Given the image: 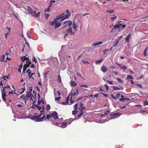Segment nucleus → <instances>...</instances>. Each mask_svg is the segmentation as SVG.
Here are the masks:
<instances>
[{
	"label": "nucleus",
	"instance_id": "1",
	"mask_svg": "<svg viewBox=\"0 0 148 148\" xmlns=\"http://www.w3.org/2000/svg\"><path fill=\"white\" fill-rule=\"evenodd\" d=\"M41 108L42 110L40 111L41 113L40 114H39L37 115H34L30 117V118L32 120H34L35 122H39L42 121L43 120H45L46 119L45 114H44L43 116L40 117L43 114L42 112H43V110L45 109V108L44 106H42Z\"/></svg>",
	"mask_w": 148,
	"mask_h": 148
},
{
	"label": "nucleus",
	"instance_id": "2",
	"mask_svg": "<svg viewBox=\"0 0 148 148\" xmlns=\"http://www.w3.org/2000/svg\"><path fill=\"white\" fill-rule=\"evenodd\" d=\"M65 14L64 13L61 14L56 17V20H59L61 19L60 21H62L64 20L69 18L70 16H71V14L69 12L68 10H66Z\"/></svg>",
	"mask_w": 148,
	"mask_h": 148
},
{
	"label": "nucleus",
	"instance_id": "3",
	"mask_svg": "<svg viewBox=\"0 0 148 148\" xmlns=\"http://www.w3.org/2000/svg\"><path fill=\"white\" fill-rule=\"evenodd\" d=\"M61 30L62 33L65 35L64 37H66V36H68V34L71 35L74 34V32H72V29L71 27H69L67 29L66 28L65 30Z\"/></svg>",
	"mask_w": 148,
	"mask_h": 148
},
{
	"label": "nucleus",
	"instance_id": "4",
	"mask_svg": "<svg viewBox=\"0 0 148 148\" xmlns=\"http://www.w3.org/2000/svg\"><path fill=\"white\" fill-rule=\"evenodd\" d=\"M72 24V21L70 20H67L63 22V24L64 26L63 27L61 28V30H65L66 28H68L69 27H71Z\"/></svg>",
	"mask_w": 148,
	"mask_h": 148
},
{
	"label": "nucleus",
	"instance_id": "5",
	"mask_svg": "<svg viewBox=\"0 0 148 148\" xmlns=\"http://www.w3.org/2000/svg\"><path fill=\"white\" fill-rule=\"evenodd\" d=\"M121 21H120L118 22V29L119 31L124 30L123 28L126 27V25L122 24L121 23Z\"/></svg>",
	"mask_w": 148,
	"mask_h": 148
},
{
	"label": "nucleus",
	"instance_id": "6",
	"mask_svg": "<svg viewBox=\"0 0 148 148\" xmlns=\"http://www.w3.org/2000/svg\"><path fill=\"white\" fill-rule=\"evenodd\" d=\"M120 115L119 113H115L114 114H111L110 115L111 117L110 119H114L119 117Z\"/></svg>",
	"mask_w": 148,
	"mask_h": 148
},
{
	"label": "nucleus",
	"instance_id": "7",
	"mask_svg": "<svg viewBox=\"0 0 148 148\" xmlns=\"http://www.w3.org/2000/svg\"><path fill=\"white\" fill-rule=\"evenodd\" d=\"M27 11H28L29 14H31L32 15L34 13V14L36 13V11H35L33 10L31 8L30 6H27Z\"/></svg>",
	"mask_w": 148,
	"mask_h": 148
},
{
	"label": "nucleus",
	"instance_id": "8",
	"mask_svg": "<svg viewBox=\"0 0 148 148\" xmlns=\"http://www.w3.org/2000/svg\"><path fill=\"white\" fill-rule=\"evenodd\" d=\"M51 117L52 116L54 119H58V113L56 111H54L51 114Z\"/></svg>",
	"mask_w": 148,
	"mask_h": 148
},
{
	"label": "nucleus",
	"instance_id": "9",
	"mask_svg": "<svg viewBox=\"0 0 148 148\" xmlns=\"http://www.w3.org/2000/svg\"><path fill=\"white\" fill-rule=\"evenodd\" d=\"M101 70L103 73H105L108 70V68L105 66L103 65L101 67Z\"/></svg>",
	"mask_w": 148,
	"mask_h": 148
},
{
	"label": "nucleus",
	"instance_id": "10",
	"mask_svg": "<svg viewBox=\"0 0 148 148\" xmlns=\"http://www.w3.org/2000/svg\"><path fill=\"white\" fill-rule=\"evenodd\" d=\"M116 64L118 65L119 67L122 69L123 70H124L123 71V72H124V70H125V69H127V68H126V66H124V65H122L121 64H119V63H116Z\"/></svg>",
	"mask_w": 148,
	"mask_h": 148
},
{
	"label": "nucleus",
	"instance_id": "11",
	"mask_svg": "<svg viewBox=\"0 0 148 148\" xmlns=\"http://www.w3.org/2000/svg\"><path fill=\"white\" fill-rule=\"evenodd\" d=\"M1 95L3 100L4 102H5L6 99L5 97H6L7 96V95H6V93H4V92H2Z\"/></svg>",
	"mask_w": 148,
	"mask_h": 148
},
{
	"label": "nucleus",
	"instance_id": "12",
	"mask_svg": "<svg viewBox=\"0 0 148 148\" xmlns=\"http://www.w3.org/2000/svg\"><path fill=\"white\" fill-rule=\"evenodd\" d=\"M77 92H74L72 93V92H70V95L71 96V97L73 98V96H74L76 95H78V89H77Z\"/></svg>",
	"mask_w": 148,
	"mask_h": 148
},
{
	"label": "nucleus",
	"instance_id": "13",
	"mask_svg": "<svg viewBox=\"0 0 148 148\" xmlns=\"http://www.w3.org/2000/svg\"><path fill=\"white\" fill-rule=\"evenodd\" d=\"M20 99L22 100H23L26 103V101L27 99V97H26V96L25 95H23L21 96Z\"/></svg>",
	"mask_w": 148,
	"mask_h": 148
},
{
	"label": "nucleus",
	"instance_id": "14",
	"mask_svg": "<svg viewBox=\"0 0 148 148\" xmlns=\"http://www.w3.org/2000/svg\"><path fill=\"white\" fill-rule=\"evenodd\" d=\"M73 29H74L75 31H76L77 30V28L78 27V25H77L76 23L74 21L73 22Z\"/></svg>",
	"mask_w": 148,
	"mask_h": 148
},
{
	"label": "nucleus",
	"instance_id": "15",
	"mask_svg": "<svg viewBox=\"0 0 148 148\" xmlns=\"http://www.w3.org/2000/svg\"><path fill=\"white\" fill-rule=\"evenodd\" d=\"M31 73V71H29L28 73V75L29 78V79H30L32 78L33 79H34L33 77H32V76L35 74V73Z\"/></svg>",
	"mask_w": 148,
	"mask_h": 148
},
{
	"label": "nucleus",
	"instance_id": "16",
	"mask_svg": "<svg viewBox=\"0 0 148 148\" xmlns=\"http://www.w3.org/2000/svg\"><path fill=\"white\" fill-rule=\"evenodd\" d=\"M131 36V34L130 33L125 38V41L127 42H128L130 41V36Z\"/></svg>",
	"mask_w": 148,
	"mask_h": 148
},
{
	"label": "nucleus",
	"instance_id": "17",
	"mask_svg": "<svg viewBox=\"0 0 148 148\" xmlns=\"http://www.w3.org/2000/svg\"><path fill=\"white\" fill-rule=\"evenodd\" d=\"M61 25V23L59 22L58 23H57L54 26V28L55 29H56L60 26Z\"/></svg>",
	"mask_w": 148,
	"mask_h": 148
},
{
	"label": "nucleus",
	"instance_id": "18",
	"mask_svg": "<svg viewBox=\"0 0 148 148\" xmlns=\"http://www.w3.org/2000/svg\"><path fill=\"white\" fill-rule=\"evenodd\" d=\"M103 43L102 41H100L98 42L93 43V45L94 46H97L101 45Z\"/></svg>",
	"mask_w": 148,
	"mask_h": 148
},
{
	"label": "nucleus",
	"instance_id": "19",
	"mask_svg": "<svg viewBox=\"0 0 148 148\" xmlns=\"http://www.w3.org/2000/svg\"><path fill=\"white\" fill-rule=\"evenodd\" d=\"M40 12H38L36 14V13L34 14V13L32 16H33L34 17H38L40 16Z\"/></svg>",
	"mask_w": 148,
	"mask_h": 148
},
{
	"label": "nucleus",
	"instance_id": "20",
	"mask_svg": "<svg viewBox=\"0 0 148 148\" xmlns=\"http://www.w3.org/2000/svg\"><path fill=\"white\" fill-rule=\"evenodd\" d=\"M79 110H81V111L80 112V114L78 116V117L79 118L81 117V116L83 113V110H82V109L79 108Z\"/></svg>",
	"mask_w": 148,
	"mask_h": 148
},
{
	"label": "nucleus",
	"instance_id": "21",
	"mask_svg": "<svg viewBox=\"0 0 148 148\" xmlns=\"http://www.w3.org/2000/svg\"><path fill=\"white\" fill-rule=\"evenodd\" d=\"M31 63V61L29 60L26 61V64L25 65L27 66V67H29Z\"/></svg>",
	"mask_w": 148,
	"mask_h": 148
},
{
	"label": "nucleus",
	"instance_id": "22",
	"mask_svg": "<svg viewBox=\"0 0 148 148\" xmlns=\"http://www.w3.org/2000/svg\"><path fill=\"white\" fill-rule=\"evenodd\" d=\"M67 126L66 122H63L62 124V128H65Z\"/></svg>",
	"mask_w": 148,
	"mask_h": 148
},
{
	"label": "nucleus",
	"instance_id": "23",
	"mask_svg": "<svg viewBox=\"0 0 148 148\" xmlns=\"http://www.w3.org/2000/svg\"><path fill=\"white\" fill-rule=\"evenodd\" d=\"M125 99L127 101H129L130 100V98H120L119 99V100L121 101H124Z\"/></svg>",
	"mask_w": 148,
	"mask_h": 148
},
{
	"label": "nucleus",
	"instance_id": "24",
	"mask_svg": "<svg viewBox=\"0 0 148 148\" xmlns=\"http://www.w3.org/2000/svg\"><path fill=\"white\" fill-rule=\"evenodd\" d=\"M71 86H75L77 85V84L73 81H71Z\"/></svg>",
	"mask_w": 148,
	"mask_h": 148
},
{
	"label": "nucleus",
	"instance_id": "25",
	"mask_svg": "<svg viewBox=\"0 0 148 148\" xmlns=\"http://www.w3.org/2000/svg\"><path fill=\"white\" fill-rule=\"evenodd\" d=\"M103 60V59H101L99 60H97L95 62L96 64H100Z\"/></svg>",
	"mask_w": 148,
	"mask_h": 148
},
{
	"label": "nucleus",
	"instance_id": "26",
	"mask_svg": "<svg viewBox=\"0 0 148 148\" xmlns=\"http://www.w3.org/2000/svg\"><path fill=\"white\" fill-rule=\"evenodd\" d=\"M80 108L81 109H82V110H83V109H85L86 108L85 107H83V106H84V103L82 102H81L80 103Z\"/></svg>",
	"mask_w": 148,
	"mask_h": 148
},
{
	"label": "nucleus",
	"instance_id": "27",
	"mask_svg": "<svg viewBox=\"0 0 148 148\" xmlns=\"http://www.w3.org/2000/svg\"><path fill=\"white\" fill-rule=\"evenodd\" d=\"M118 29V24L117 25H115L113 26V27L112 29V30L111 31V32H112V30L114 29Z\"/></svg>",
	"mask_w": 148,
	"mask_h": 148
},
{
	"label": "nucleus",
	"instance_id": "28",
	"mask_svg": "<svg viewBox=\"0 0 148 148\" xmlns=\"http://www.w3.org/2000/svg\"><path fill=\"white\" fill-rule=\"evenodd\" d=\"M23 67V64L22 63L21 64L19 65V68L18 69V71L19 73L21 72V70L22 69Z\"/></svg>",
	"mask_w": 148,
	"mask_h": 148
},
{
	"label": "nucleus",
	"instance_id": "29",
	"mask_svg": "<svg viewBox=\"0 0 148 148\" xmlns=\"http://www.w3.org/2000/svg\"><path fill=\"white\" fill-rule=\"evenodd\" d=\"M57 81L59 83L61 82V77L60 75H58V76Z\"/></svg>",
	"mask_w": 148,
	"mask_h": 148
},
{
	"label": "nucleus",
	"instance_id": "30",
	"mask_svg": "<svg viewBox=\"0 0 148 148\" xmlns=\"http://www.w3.org/2000/svg\"><path fill=\"white\" fill-rule=\"evenodd\" d=\"M110 110H108L106 112H104V114H101V116H103L105 115L108 114L110 113Z\"/></svg>",
	"mask_w": 148,
	"mask_h": 148
},
{
	"label": "nucleus",
	"instance_id": "31",
	"mask_svg": "<svg viewBox=\"0 0 148 148\" xmlns=\"http://www.w3.org/2000/svg\"><path fill=\"white\" fill-rule=\"evenodd\" d=\"M32 93L30 92H27V94L26 95V97L28 98L30 97L31 96V95Z\"/></svg>",
	"mask_w": 148,
	"mask_h": 148
},
{
	"label": "nucleus",
	"instance_id": "32",
	"mask_svg": "<svg viewBox=\"0 0 148 148\" xmlns=\"http://www.w3.org/2000/svg\"><path fill=\"white\" fill-rule=\"evenodd\" d=\"M148 49V47H146L145 49L144 52V55L146 56L147 55V53Z\"/></svg>",
	"mask_w": 148,
	"mask_h": 148
},
{
	"label": "nucleus",
	"instance_id": "33",
	"mask_svg": "<svg viewBox=\"0 0 148 148\" xmlns=\"http://www.w3.org/2000/svg\"><path fill=\"white\" fill-rule=\"evenodd\" d=\"M112 88H113V89L114 90H120V88H119V87H117L115 86H112Z\"/></svg>",
	"mask_w": 148,
	"mask_h": 148
},
{
	"label": "nucleus",
	"instance_id": "34",
	"mask_svg": "<svg viewBox=\"0 0 148 148\" xmlns=\"http://www.w3.org/2000/svg\"><path fill=\"white\" fill-rule=\"evenodd\" d=\"M55 1H54V0H51L50 2V5L49 6V8H50L51 7V6L52 4L53 3H55Z\"/></svg>",
	"mask_w": 148,
	"mask_h": 148
},
{
	"label": "nucleus",
	"instance_id": "35",
	"mask_svg": "<svg viewBox=\"0 0 148 148\" xmlns=\"http://www.w3.org/2000/svg\"><path fill=\"white\" fill-rule=\"evenodd\" d=\"M57 23V20L56 19H55L53 21L51 22V25H55Z\"/></svg>",
	"mask_w": 148,
	"mask_h": 148
},
{
	"label": "nucleus",
	"instance_id": "36",
	"mask_svg": "<svg viewBox=\"0 0 148 148\" xmlns=\"http://www.w3.org/2000/svg\"><path fill=\"white\" fill-rule=\"evenodd\" d=\"M117 16L115 15H113L111 17V19L112 21H114L116 18Z\"/></svg>",
	"mask_w": 148,
	"mask_h": 148
},
{
	"label": "nucleus",
	"instance_id": "37",
	"mask_svg": "<svg viewBox=\"0 0 148 148\" xmlns=\"http://www.w3.org/2000/svg\"><path fill=\"white\" fill-rule=\"evenodd\" d=\"M116 79L120 83H122L123 82V81L120 78H116Z\"/></svg>",
	"mask_w": 148,
	"mask_h": 148
},
{
	"label": "nucleus",
	"instance_id": "38",
	"mask_svg": "<svg viewBox=\"0 0 148 148\" xmlns=\"http://www.w3.org/2000/svg\"><path fill=\"white\" fill-rule=\"evenodd\" d=\"M51 117V114H47L46 116V119H49Z\"/></svg>",
	"mask_w": 148,
	"mask_h": 148
},
{
	"label": "nucleus",
	"instance_id": "39",
	"mask_svg": "<svg viewBox=\"0 0 148 148\" xmlns=\"http://www.w3.org/2000/svg\"><path fill=\"white\" fill-rule=\"evenodd\" d=\"M146 105H148V101H144L143 102V106H145Z\"/></svg>",
	"mask_w": 148,
	"mask_h": 148
},
{
	"label": "nucleus",
	"instance_id": "40",
	"mask_svg": "<svg viewBox=\"0 0 148 148\" xmlns=\"http://www.w3.org/2000/svg\"><path fill=\"white\" fill-rule=\"evenodd\" d=\"M114 11V10H106V11L107 12H108L112 13Z\"/></svg>",
	"mask_w": 148,
	"mask_h": 148
},
{
	"label": "nucleus",
	"instance_id": "41",
	"mask_svg": "<svg viewBox=\"0 0 148 148\" xmlns=\"http://www.w3.org/2000/svg\"><path fill=\"white\" fill-rule=\"evenodd\" d=\"M28 67H27V66H26L25 65H24L23 66V71L24 73L25 72V71L26 70V69Z\"/></svg>",
	"mask_w": 148,
	"mask_h": 148
},
{
	"label": "nucleus",
	"instance_id": "42",
	"mask_svg": "<svg viewBox=\"0 0 148 148\" xmlns=\"http://www.w3.org/2000/svg\"><path fill=\"white\" fill-rule=\"evenodd\" d=\"M127 79H133V78L131 75H128L127 76Z\"/></svg>",
	"mask_w": 148,
	"mask_h": 148
},
{
	"label": "nucleus",
	"instance_id": "43",
	"mask_svg": "<svg viewBox=\"0 0 148 148\" xmlns=\"http://www.w3.org/2000/svg\"><path fill=\"white\" fill-rule=\"evenodd\" d=\"M27 55H28L27 54L25 56L22 57L25 60H26V61L29 60V58H28L27 57Z\"/></svg>",
	"mask_w": 148,
	"mask_h": 148
},
{
	"label": "nucleus",
	"instance_id": "44",
	"mask_svg": "<svg viewBox=\"0 0 148 148\" xmlns=\"http://www.w3.org/2000/svg\"><path fill=\"white\" fill-rule=\"evenodd\" d=\"M45 18L47 19H48L49 17L50 16V14H45Z\"/></svg>",
	"mask_w": 148,
	"mask_h": 148
},
{
	"label": "nucleus",
	"instance_id": "45",
	"mask_svg": "<svg viewBox=\"0 0 148 148\" xmlns=\"http://www.w3.org/2000/svg\"><path fill=\"white\" fill-rule=\"evenodd\" d=\"M77 111L74 110L72 112V114L73 115H75L77 113Z\"/></svg>",
	"mask_w": 148,
	"mask_h": 148
},
{
	"label": "nucleus",
	"instance_id": "46",
	"mask_svg": "<svg viewBox=\"0 0 148 148\" xmlns=\"http://www.w3.org/2000/svg\"><path fill=\"white\" fill-rule=\"evenodd\" d=\"M24 104L22 103V104H18L17 105V106L18 107H24Z\"/></svg>",
	"mask_w": 148,
	"mask_h": 148
},
{
	"label": "nucleus",
	"instance_id": "47",
	"mask_svg": "<svg viewBox=\"0 0 148 148\" xmlns=\"http://www.w3.org/2000/svg\"><path fill=\"white\" fill-rule=\"evenodd\" d=\"M2 87L3 88V89H2V92H4V93H7V91H5V90H6L5 89V88L4 87H3V86H2Z\"/></svg>",
	"mask_w": 148,
	"mask_h": 148
},
{
	"label": "nucleus",
	"instance_id": "48",
	"mask_svg": "<svg viewBox=\"0 0 148 148\" xmlns=\"http://www.w3.org/2000/svg\"><path fill=\"white\" fill-rule=\"evenodd\" d=\"M51 108L49 104H47V110H49Z\"/></svg>",
	"mask_w": 148,
	"mask_h": 148
},
{
	"label": "nucleus",
	"instance_id": "49",
	"mask_svg": "<svg viewBox=\"0 0 148 148\" xmlns=\"http://www.w3.org/2000/svg\"><path fill=\"white\" fill-rule=\"evenodd\" d=\"M72 121V119H70L67 121V122L68 124H70L71 123Z\"/></svg>",
	"mask_w": 148,
	"mask_h": 148
},
{
	"label": "nucleus",
	"instance_id": "50",
	"mask_svg": "<svg viewBox=\"0 0 148 148\" xmlns=\"http://www.w3.org/2000/svg\"><path fill=\"white\" fill-rule=\"evenodd\" d=\"M69 102L66 101L65 102H63L62 103V104L63 105H66L69 104Z\"/></svg>",
	"mask_w": 148,
	"mask_h": 148
},
{
	"label": "nucleus",
	"instance_id": "51",
	"mask_svg": "<svg viewBox=\"0 0 148 148\" xmlns=\"http://www.w3.org/2000/svg\"><path fill=\"white\" fill-rule=\"evenodd\" d=\"M33 61L35 63H36L37 62V60L36 58L34 56L33 59Z\"/></svg>",
	"mask_w": 148,
	"mask_h": 148
},
{
	"label": "nucleus",
	"instance_id": "52",
	"mask_svg": "<svg viewBox=\"0 0 148 148\" xmlns=\"http://www.w3.org/2000/svg\"><path fill=\"white\" fill-rule=\"evenodd\" d=\"M72 98H73L72 97L71 98L70 102L71 103H74V100Z\"/></svg>",
	"mask_w": 148,
	"mask_h": 148
},
{
	"label": "nucleus",
	"instance_id": "53",
	"mask_svg": "<svg viewBox=\"0 0 148 148\" xmlns=\"http://www.w3.org/2000/svg\"><path fill=\"white\" fill-rule=\"evenodd\" d=\"M52 124L54 125H55L56 126H58L59 125V124L57 122H56L55 123L54 122H52Z\"/></svg>",
	"mask_w": 148,
	"mask_h": 148
},
{
	"label": "nucleus",
	"instance_id": "54",
	"mask_svg": "<svg viewBox=\"0 0 148 148\" xmlns=\"http://www.w3.org/2000/svg\"><path fill=\"white\" fill-rule=\"evenodd\" d=\"M38 107V105L37 104H34L32 108H36Z\"/></svg>",
	"mask_w": 148,
	"mask_h": 148
},
{
	"label": "nucleus",
	"instance_id": "55",
	"mask_svg": "<svg viewBox=\"0 0 148 148\" xmlns=\"http://www.w3.org/2000/svg\"><path fill=\"white\" fill-rule=\"evenodd\" d=\"M5 88H8L9 90H10V86L8 85H7L6 86L4 87Z\"/></svg>",
	"mask_w": 148,
	"mask_h": 148
},
{
	"label": "nucleus",
	"instance_id": "56",
	"mask_svg": "<svg viewBox=\"0 0 148 148\" xmlns=\"http://www.w3.org/2000/svg\"><path fill=\"white\" fill-rule=\"evenodd\" d=\"M80 86L81 87H83L85 88H88V86L86 84L80 85Z\"/></svg>",
	"mask_w": 148,
	"mask_h": 148
},
{
	"label": "nucleus",
	"instance_id": "57",
	"mask_svg": "<svg viewBox=\"0 0 148 148\" xmlns=\"http://www.w3.org/2000/svg\"><path fill=\"white\" fill-rule=\"evenodd\" d=\"M82 61L84 64H86V63H89L88 62L84 60H82Z\"/></svg>",
	"mask_w": 148,
	"mask_h": 148
},
{
	"label": "nucleus",
	"instance_id": "58",
	"mask_svg": "<svg viewBox=\"0 0 148 148\" xmlns=\"http://www.w3.org/2000/svg\"><path fill=\"white\" fill-rule=\"evenodd\" d=\"M69 98H70V95H69L68 96V97H67L66 99V101L68 102H69Z\"/></svg>",
	"mask_w": 148,
	"mask_h": 148
},
{
	"label": "nucleus",
	"instance_id": "59",
	"mask_svg": "<svg viewBox=\"0 0 148 148\" xmlns=\"http://www.w3.org/2000/svg\"><path fill=\"white\" fill-rule=\"evenodd\" d=\"M69 98H70V95H69L68 96V97H67L66 99V101L68 102H69Z\"/></svg>",
	"mask_w": 148,
	"mask_h": 148
},
{
	"label": "nucleus",
	"instance_id": "60",
	"mask_svg": "<svg viewBox=\"0 0 148 148\" xmlns=\"http://www.w3.org/2000/svg\"><path fill=\"white\" fill-rule=\"evenodd\" d=\"M107 82L109 84H112V85H113V82L112 81H110L108 80H107Z\"/></svg>",
	"mask_w": 148,
	"mask_h": 148
},
{
	"label": "nucleus",
	"instance_id": "61",
	"mask_svg": "<svg viewBox=\"0 0 148 148\" xmlns=\"http://www.w3.org/2000/svg\"><path fill=\"white\" fill-rule=\"evenodd\" d=\"M60 97H56L55 98V101H59L60 100Z\"/></svg>",
	"mask_w": 148,
	"mask_h": 148
},
{
	"label": "nucleus",
	"instance_id": "62",
	"mask_svg": "<svg viewBox=\"0 0 148 148\" xmlns=\"http://www.w3.org/2000/svg\"><path fill=\"white\" fill-rule=\"evenodd\" d=\"M104 86L106 87V89L107 90H108V89L109 88V86L106 84H105L104 85Z\"/></svg>",
	"mask_w": 148,
	"mask_h": 148
},
{
	"label": "nucleus",
	"instance_id": "63",
	"mask_svg": "<svg viewBox=\"0 0 148 148\" xmlns=\"http://www.w3.org/2000/svg\"><path fill=\"white\" fill-rule=\"evenodd\" d=\"M110 68L112 70H114L115 69V67L113 66H110Z\"/></svg>",
	"mask_w": 148,
	"mask_h": 148
},
{
	"label": "nucleus",
	"instance_id": "64",
	"mask_svg": "<svg viewBox=\"0 0 148 148\" xmlns=\"http://www.w3.org/2000/svg\"><path fill=\"white\" fill-rule=\"evenodd\" d=\"M77 104H75L74 106V109L75 110H76L77 109Z\"/></svg>",
	"mask_w": 148,
	"mask_h": 148
}]
</instances>
